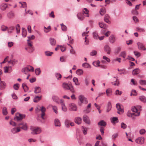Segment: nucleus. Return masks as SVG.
Wrapping results in <instances>:
<instances>
[{"mask_svg": "<svg viewBox=\"0 0 146 146\" xmlns=\"http://www.w3.org/2000/svg\"><path fill=\"white\" fill-rule=\"evenodd\" d=\"M104 20L106 22L110 24L111 23L110 21V17L107 14L105 15L104 18Z\"/></svg>", "mask_w": 146, "mask_h": 146, "instance_id": "26", "label": "nucleus"}, {"mask_svg": "<svg viewBox=\"0 0 146 146\" xmlns=\"http://www.w3.org/2000/svg\"><path fill=\"white\" fill-rule=\"evenodd\" d=\"M11 69V70L10 71V72L12 71V69L11 68V66H9V67H4V72L5 73H7L9 71V69Z\"/></svg>", "mask_w": 146, "mask_h": 146, "instance_id": "35", "label": "nucleus"}, {"mask_svg": "<svg viewBox=\"0 0 146 146\" xmlns=\"http://www.w3.org/2000/svg\"><path fill=\"white\" fill-rule=\"evenodd\" d=\"M117 80V79L115 80V78H114V81L111 82L112 84L115 86H118L119 82Z\"/></svg>", "mask_w": 146, "mask_h": 146, "instance_id": "39", "label": "nucleus"}, {"mask_svg": "<svg viewBox=\"0 0 146 146\" xmlns=\"http://www.w3.org/2000/svg\"><path fill=\"white\" fill-rule=\"evenodd\" d=\"M6 86V84L3 81H1L0 83V88L1 90L5 89Z\"/></svg>", "mask_w": 146, "mask_h": 146, "instance_id": "19", "label": "nucleus"}, {"mask_svg": "<svg viewBox=\"0 0 146 146\" xmlns=\"http://www.w3.org/2000/svg\"><path fill=\"white\" fill-rule=\"evenodd\" d=\"M27 35V32L26 30L24 28L22 29V35L23 37H25Z\"/></svg>", "mask_w": 146, "mask_h": 146, "instance_id": "46", "label": "nucleus"}, {"mask_svg": "<svg viewBox=\"0 0 146 146\" xmlns=\"http://www.w3.org/2000/svg\"><path fill=\"white\" fill-rule=\"evenodd\" d=\"M124 111L123 106L119 104V114L123 113Z\"/></svg>", "mask_w": 146, "mask_h": 146, "instance_id": "38", "label": "nucleus"}, {"mask_svg": "<svg viewBox=\"0 0 146 146\" xmlns=\"http://www.w3.org/2000/svg\"><path fill=\"white\" fill-rule=\"evenodd\" d=\"M82 130L84 135H86L87 134V131L88 130L87 128L84 126H82Z\"/></svg>", "mask_w": 146, "mask_h": 146, "instance_id": "41", "label": "nucleus"}, {"mask_svg": "<svg viewBox=\"0 0 146 146\" xmlns=\"http://www.w3.org/2000/svg\"><path fill=\"white\" fill-rule=\"evenodd\" d=\"M51 29L50 26H48L46 28L45 27H44V31L46 33H48L49 32Z\"/></svg>", "mask_w": 146, "mask_h": 146, "instance_id": "47", "label": "nucleus"}, {"mask_svg": "<svg viewBox=\"0 0 146 146\" xmlns=\"http://www.w3.org/2000/svg\"><path fill=\"white\" fill-rule=\"evenodd\" d=\"M29 72H33L34 71L33 67L30 66H27Z\"/></svg>", "mask_w": 146, "mask_h": 146, "instance_id": "54", "label": "nucleus"}, {"mask_svg": "<svg viewBox=\"0 0 146 146\" xmlns=\"http://www.w3.org/2000/svg\"><path fill=\"white\" fill-rule=\"evenodd\" d=\"M138 46V48L140 50L143 49L144 50H146V48L143 49L144 46L143 43L140 42H138L137 43Z\"/></svg>", "mask_w": 146, "mask_h": 146, "instance_id": "22", "label": "nucleus"}, {"mask_svg": "<svg viewBox=\"0 0 146 146\" xmlns=\"http://www.w3.org/2000/svg\"><path fill=\"white\" fill-rule=\"evenodd\" d=\"M112 90L111 88H109L106 90V91L107 96H110L112 94Z\"/></svg>", "mask_w": 146, "mask_h": 146, "instance_id": "27", "label": "nucleus"}, {"mask_svg": "<svg viewBox=\"0 0 146 146\" xmlns=\"http://www.w3.org/2000/svg\"><path fill=\"white\" fill-rule=\"evenodd\" d=\"M99 25L100 27L101 28H103L105 29H106L107 28V26L106 24H104L103 22H99Z\"/></svg>", "mask_w": 146, "mask_h": 146, "instance_id": "25", "label": "nucleus"}, {"mask_svg": "<svg viewBox=\"0 0 146 146\" xmlns=\"http://www.w3.org/2000/svg\"><path fill=\"white\" fill-rule=\"evenodd\" d=\"M83 14L84 15L85 14L86 15V16L87 17H89V11L88 10V9L86 8H84L83 10Z\"/></svg>", "mask_w": 146, "mask_h": 146, "instance_id": "31", "label": "nucleus"}, {"mask_svg": "<svg viewBox=\"0 0 146 146\" xmlns=\"http://www.w3.org/2000/svg\"><path fill=\"white\" fill-rule=\"evenodd\" d=\"M19 3L21 4V7H23L24 8H25L27 7V5L26 3L25 2H19Z\"/></svg>", "mask_w": 146, "mask_h": 146, "instance_id": "50", "label": "nucleus"}, {"mask_svg": "<svg viewBox=\"0 0 146 146\" xmlns=\"http://www.w3.org/2000/svg\"><path fill=\"white\" fill-rule=\"evenodd\" d=\"M7 16L9 19L12 18L14 17V13L12 12H10L7 14Z\"/></svg>", "mask_w": 146, "mask_h": 146, "instance_id": "42", "label": "nucleus"}, {"mask_svg": "<svg viewBox=\"0 0 146 146\" xmlns=\"http://www.w3.org/2000/svg\"><path fill=\"white\" fill-rule=\"evenodd\" d=\"M88 28H87L86 29V31H87V30H88ZM88 32H89V31L84 32V33H83L82 34V35L83 36H86L85 38V44H88V39L87 38V36H88V35H87V34L88 33Z\"/></svg>", "mask_w": 146, "mask_h": 146, "instance_id": "15", "label": "nucleus"}, {"mask_svg": "<svg viewBox=\"0 0 146 146\" xmlns=\"http://www.w3.org/2000/svg\"><path fill=\"white\" fill-rule=\"evenodd\" d=\"M19 87V85L18 84H16L13 86V88L15 90H18Z\"/></svg>", "mask_w": 146, "mask_h": 146, "instance_id": "63", "label": "nucleus"}, {"mask_svg": "<svg viewBox=\"0 0 146 146\" xmlns=\"http://www.w3.org/2000/svg\"><path fill=\"white\" fill-rule=\"evenodd\" d=\"M79 99L81 103L86 104L88 103L86 98L83 95H81L79 97Z\"/></svg>", "mask_w": 146, "mask_h": 146, "instance_id": "8", "label": "nucleus"}, {"mask_svg": "<svg viewBox=\"0 0 146 146\" xmlns=\"http://www.w3.org/2000/svg\"><path fill=\"white\" fill-rule=\"evenodd\" d=\"M50 42L52 46H54L56 44V41L53 38H51L50 39Z\"/></svg>", "mask_w": 146, "mask_h": 146, "instance_id": "32", "label": "nucleus"}, {"mask_svg": "<svg viewBox=\"0 0 146 146\" xmlns=\"http://www.w3.org/2000/svg\"><path fill=\"white\" fill-rule=\"evenodd\" d=\"M104 50L107 54H110L111 52V49L108 45H106L104 47Z\"/></svg>", "mask_w": 146, "mask_h": 146, "instance_id": "7", "label": "nucleus"}, {"mask_svg": "<svg viewBox=\"0 0 146 146\" xmlns=\"http://www.w3.org/2000/svg\"><path fill=\"white\" fill-rule=\"evenodd\" d=\"M139 84L141 85H146V80H139Z\"/></svg>", "mask_w": 146, "mask_h": 146, "instance_id": "52", "label": "nucleus"}, {"mask_svg": "<svg viewBox=\"0 0 146 146\" xmlns=\"http://www.w3.org/2000/svg\"><path fill=\"white\" fill-rule=\"evenodd\" d=\"M83 121L86 123L90 124V121L89 117L86 115H84L83 117Z\"/></svg>", "mask_w": 146, "mask_h": 146, "instance_id": "14", "label": "nucleus"}, {"mask_svg": "<svg viewBox=\"0 0 146 146\" xmlns=\"http://www.w3.org/2000/svg\"><path fill=\"white\" fill-rule=\"evenodd\" d=\"M46 111V108L44 106H42L41 107L38 105L36 106L35 108V111L37 113H38L40 111L41 112V117L42 119H44L45 118L44 116L45 115V112Z\"/></svg>", "mask_w": 146, "mask_h": 146, "instance_id": "1", "label": "nucleus"}, {"mask_svg": "<svg viewBox=\"0 0 146 146\" xmlns=\"http://www.w3.org/2000/svg\"><path fill=\"white\" fill-rule=\"evenodd\" d=\"M99 125L105 127L106 125V123L104 120H102L99 122L98 123Z\"/></svg>", "mask_w": 146, "mask_h": 146, "instance_id": "33", "label": "nucleus"}, {"mask_svg": "<svg viewBox=\"0 0 146 146\" xmlns=\"http://www.w3.org/2000/svg\"><path fill=\"white\" fill-rule=\"evenodd\" d=\"M144 139L143 137H139L135 140V142L139 144H142L144 143Z\"/></svg>", "mask_w": 146, "mask_h": 146, "instance_id": "9", "label": "nucleus"}, {"mask_svg": "<svg viewBox=\"0 0 146 146\" xmlns=\"http://www.w3.org/2000/svg\"><path fill=\"white\" fill-rule=\"evenodd\" d=\"M41 96H37L33 100V101L35 102H37L41 99Z\"/></svg>", "mask_w": 146, "mask_h": 146, "instance_id": "45", "label": "nucleus"}, {"mask_svg": "<svg viewBox=\"0 0 146 146\" xmlns=\"http://www.w3.org/2000/svg\"><path fill=\"white\" fill-rule=\"evenodd\" d=\"M8 8V5L5 3H2L0 5V9L2 11H4Z\"/></svg>", "mask_w": 146, "mask_h": 146, "instance_id": "11", "label": "nucleus"}, {"mask_svg": "<svg viewBox=\"0 0 146 146\" xmlns=\"http://www.w3.org/2000/svg\"><path fill=\"white\" fill-rule=\"evenodd\" d=\"M140 72V70L139 68H136L134 69L132 72V74L133 75L139 74Z\"/></svg>", "mask_w": 146, "mask_h": 146, "instance_id": "29", "label": "nucleus"}, {"mask_svg": "<svg viewBox=\"0 0 146 146\" xmlns=\"http://www.w3.org/2000/svg\"><path fill=\"white\" fill-rule=\"evenodd\" d=\"M16 29L17 30V33H19L20 32V28L19 25H17L16 26Z\"/></svg>", "mask_w": 146, "mask_h": 146, "instance_id": "62", "label": "nucleus"}, {"mask_svg": "<svg viewBox=\"0 0 146 146\" xmlns=\"http://www.w3.org/2000/svg\"><path fill=\"white\" fill-rule=\"evenodd\" d=\"M21 131L20 128L17 127V128H13L11 130V131L13 133H18Z\"/></svg>", "mask_w": 146, "mask_h": 146, "instance_id": "21", "label": "nucleus"}, {"mask_svg": "<svg viewBox=\"0 0 146 146\" xmlns=\"http://www.w3.org/2000/svg\"><path fill=\"white\" fill-rule=\"evenodd\" d=\"M20 129H22L24 130H27L28 129V126L26 123L24 122L21 123L18 125Z\"/></svg>", "mask_w": 146, "mask_h": 146, "instance_id": "3", "label": "nucleus"}, {"mask_svg": "<svg viewBox=\"0 0 146 146\" xmlns=\"http://www.w3.org/2000/svg\"><path fill=\"white\" fill-rule=\"evenodd\" d=\"M82 66L85 68H90V65L87 63H84L82 64Z\"/></svg>", "mask_w": 146, "mask_h": 146, "instance_id": "51", "label": "nucleus"}, {"mask_svg": "<svg viewBox=\"0 0 146 146\" xmlns=\"http://www.w3.org/2000/svg\"><path fill=\"white\" fill-rule=\"evenodd\" d=\"M41 92V89L40 87H36L35 88V92L36 93H38Z\"/></svg>", "mask_w": 146, "mask_h": 146, "instance_id": "44", "label": "nucleus"}, {"mask_svg": "<svg viewBox=\"0 0 146 146\" xmlns=\"http://www.w3.org/2000/svg\"><path fill=\"white\" fill-rule=\"evenodd\" d=\"M52 106L53 109V110L54 111V112L56 113H58V109L57 107L56 106H53L52 105Z\"/></svg>", "mask_w": 146, "mask_h": 146, "instance_id": "59", "label": "nucleus"}, {"mask_svg": "<svg viewBox=\"0 0 146 146\" xmlns=\"http://www.w3.org/2000/svg\"><path fill=\"white\" fill-rule=\"evenodd\" d=\"M106 13V10L105 8H102L101 9L100 13L102 15H104Z\"/></svg>", "mask_w": 146, "mask_h": 146, "instance_id": "37", "label": "nucleus"}, {"mask_svg": "<svg viewBox=\"0 0 146 146\" xmlns=\"http://www.w3.org/2000/svg\"><path fill=\"white\" fill-rule=\"evenodd\" d=\"M1 29L2 31H5L8 28L6 26L3 25L1 26Z\"/></svg>", "mask_w": 146, "mask_h": 146, "instance_id": "60", "label": "nucleus"}, {"mask_svg": "<svg viewBox=\"0 0 146 146\" xmlns=\"http://www.w3.org/2000/svg\"><path fill=\"white\" fill-rule=\"evenodd\" d=\"M76 73L78 75H81L83 74V71L82 69H78L76 71Z\"/></svg>", "mask_w": 146, "mask_h": 146, "instance_id": "53", "label": "nucleus"}, {"mask_svg": "<svg viewBox=\"0 0 146 146\" xmlns=\"http://www.w3.org/2000/svg\"><path fill=\"white\" fill-rule=\"evenodd\" d=\"M54 124L56 126L59 127L61 126V123L58 119H56L54 121Z\"/></svg>", "mask_w": 146, "mask_h": 146, "instance_id": "24", "label": "nucleus"}, {"mask_svg": "<svg viewBox=\"0 0 146 146\" xmlns=\"http://www.w3.org/2000/svg\"><path fill=\"white\" fill-rule=\"evenodd\" d=\"M60 103L61 105L62 111H66L67 110V109L66 106L64 101L62 100H60Z\"/></svg>", "mask_w": 146, "mask_h": 146, "instance_id": "6", "label": "nucleus"}, {"mask_svg": "<svg viewBox=\"0 0 146 146\" xmlns=\"http://www.w3.org/2000/svg\"><path fill=\"white\" fill-rule=\"evenodd\" d=\"M23 118V116L19 113H17L14 119L15 120L19 121L22 120Z\"/></svg>", "mask_w": 146, "mask_h": 146, "instance_id": "12", "label": "nucleus"}, {"mask_svg": "<svg viewBox=\"0 0 146 146\" xmlns=\"http://www.w3.org/2000/svg\"><path fill=\"white\" fill-rule=\"evenodd\" d=\"M82 119L80 117H76L74 119V122L78 125L80 124L82 122Z\"/></svg>", "mask_w": 146, "mask_h": 146, "instance_id": "17", "label": "nucleus"}, {"mask_svg": "<svg viewBox=\"0 0 146 146\" xmlns=\"http://www.w3.org/2000/svg\"><path fill=\"white\" fill-rule=\"evenodd\" d=\"M111 123L114 124L118 122V118L116 117H113L110 119Z\"/></svg>", "mask_w": 146, "mask_h": 146, "instance_id": "20", "label": "nucleus"}, {"mask_svg": "<svg viewBox=\"0 0 146 146\" xmlns=\"http://www.w3.org/2000/svg\"><path fill=\"white\" fill-rule=\"evenodd\" d=\"M17 62V60H16L14 59L10 60L8 62L9 64H11L13 65L14 64L16 63Z\"/></svg>", "mask_w": 146, "mask_h": 146, "instance_id": "40", "label": "nucleus"}, {"mask_svg": "<svg viewBox=\"0 0 146 146\" xmlns=\"http://www.w3.org/2000/svg\"><path fill=\"white\" fill-rule=\"evenodd\" d=\"M71 84V83L67 84L64 82L63 83L62 86L64 89L68 90Z\"/></svg>", "mask_w": 146, "mask_h": 146, "instance_id": "16", "label": "nucleus"}, {"mask_svg": "<svg viewBox=\"0 0 146 146\" xmlns=\"http://www.w3.org/2000/svg\"><path fill=\"white\" fill-rule=\"evenodd\" d=\"M45 54L46 56H50L53 54L52 52H50L49 51H46L45 52Z\"/></svg>", "mask_w": 146, "mask_h": 146, "instance_id": "57", "label": "nucleus"}, {"mask_svg": "<svg viewBox=\"0 0 146 146\" xmlns=\"http://www.w3.org/2000/svg\"><path fill=\"white\" fill-rule=\"evenodd\" d=\"M137 93L135 90H132L130 96H136L137 95Z\"/></svg>", "mask_w": 146, "mask_h": 146, "instance_id": "58", "label": "nucleus"}, {"mask_svg": "<svg viewBox=\"0 0 146 146\" xmlns=\"http://www.w3.org/2000/svg\"><path fill=\"white\" fill-rule=\"evenodd\" d=\"M31 129L32 131L31 133L33 134H37L40 133L41 132V129L39 127H32Z\"/></svg>", "mask_w": 146, "mask_h": 146, "instance_id": "2", "label": "nucleus"}, {"mask_svg": "<svg viewBox=\"0 0 146 146\" xmlns=\"http://www.w3.org/2000/svg\"><path fill=\"white\" fill-rule=\"evenodd\" d=\"M22 72L24 73L25 74H27L29 71L27 67L23 68L22 70Z\"/></svg>", "mask_w": 146, "mask_h": 146, "instance_id": "48", "label": "nucleus"}, {"mask_svg": "<svg viewBox=\"0 0 146 146\" xmlns=\"http://www.w3.org/2000/svg\"><path fill=\"white\" fill-rule=\"evenodd\" d=\"M136 31L139 32H144L145 31V30L142 28H141L139 27H137L135 29Z\"/></svg>", "mask_w": 146, "mask_h": 146, "instance_id": "43", "label": "nucleus"}, {"mask_svg": "<svg viewBox=\"0 0 146 146\" xmlns=\"http://www.w3.org/2000/svg\"><path fill=\"white\" fill-rule=\"evenodd\" d=\"M139 100L144 103L146 102V97L143 96H140L139 98Z\"/></svg>", "mask_w": 146, "mask_h": 146, "instance_id": "34", "label": "nucleus"}, {"mask_svg": "<svg viewBox=\"0 0 146 146\" xmlns=\"http://www.w3.org/2000/svg\"><path fill=\"white\" fill-rule=\"evenodd\" d=\"M111 104L110 102H108L107 107L106 111L107 112H108L110 111L111 109Z\"/></svg>", "mask_w": 146, "mask_h": 146, "instance_id": "28", "label": "nucleus"}, {"mask_svg": "<svg viewBox=\"0 0 146 146\" xmlns=\"http://www.w3.org/2000/svg\"><path fill=\"white\" fill-rule=\"evenodd\" d=\"M35 72L37 75H39L41 73V70L40 68H38L35 70Z\"/></svg>", "mask_w": 146, "mask_h": 146, "instance_id": "55", "label": "nucleus"}, {"mask_svg": "<svg viewBox=\"0 0 146 146\" xmlns=\"http://www.w3.org/2000/svg\"><path fill=\"white\" fill-rule=\"evenodd\" d=\"M69 109L71 111H76L77 110V107L74 104H70L69 106Z\"/></svg>", "mask_w": 146, "mask_h": 146, "instance_id": "5", "label": "nucleus"}, {"mask_svg": "<svg viewBox=\"0 0 146 146\" xmlns=\"http://www.w3.org/2000/svg\"><path fill=\"white\" fill-rule=\"evenodd\" d=\"M3 113L4 115H6L7 114V108L4 107L3 109Z\"/></svg>", "mask_w": 146, "mask_h": 146, "instance_id": "64", "label": "nucleus"}, {"mask_svg": "<svg viewBox=\"0 0 146 146\" xmlns=\"http://www.w3.org/2000/svg\"><path fill=\"white\" fill-rule=\"evenodd\" d=\"M77 17L79 19L82 20L84 18V15L83 13H79L77 14Z\"/></svg>", "mask_w": 146, "mask_h": 146, "instance_id": "23", "label": "nucleus"}, {"mask_svg": "<svg viewBox=\"0 0 146 146\" xmlns=\"http://www.w3.org/2000/svg\"><path fill=\"white\" fill-rule=\"evenodd\" d=\"M52 98L54 101L57 102H58L59 98L57 96H52Z\"/></svg>", "mask_w": 146, "mask_h": 146, "instance_id": "61", "label": "nucleus"}, {"mask_svg": "<svg viewBox=\"0 0 146 146\" xmlns=\"http://www.w3.org/2000/svg\"><path fill=\"white\" fill-rule=\"evenodd\" d=\"M100 62L99 61H95L93 62V64L94 66L98 67V66H100L102 68H106V66H102L101 65H100Z\"/></svg>", "mask_w": 146, "mask_h": 146, "instance_id": "13", "label": "nucleus"}, {"mask_svg": "<svg viewBox=\"0 0 146 146\" xmlns=\"http://www.w3.org/2000/svg\"><path fill=\"white\" fill-rule=\"evenodd\" d=\"M109 40L111 43H113L115 40V36L113 35L110 36L109 38Z\"/></svg>", "mask_w": 146, "mask_h": 146, "instance_id": "30", "label": "nucleus"}, {"mask_svg": "<svg viewBox=\"0 0 146 146\" xmlns=\"http://www.w3.org/2000/svg\"><path fill=\"white\" fill-rule=\"evenodd\" d=\"M140 112H139L137 113H131L129 112H128L127 113V115L128 117H132L133 118H134V116H138L140 115Z\"/></svg>", "mask_w": 146, "mask_h": 146, "instance_id": "10", "label": "nucleus"}, {"mask_svg": "<svg viewBox=\"0 0 146 146\" xmlns=\"http://www.w3.org/2000/svg\"><path fill=\"white\" fill-rule=\"evenodd\" d=\"M91 104H88L87 106L85 108V109L84 110V111L86 113H88L91 111Z\"/></svg>", "mask_w": 146, "mask_h": 146, "instance_id": "18", "label": "nucleus"}, {"mask_svg": "<svg viewBox=\"0 0 146 146\" xmlns=\"http://www.w3.org/2000/svg\"><path fill=\"white\" fill-rule=\"evenodd\" d=\"M27 42L29 48H26L25 49L28 51L29 52H32L33 51V49L32 47L33 45L32 44V42L31 41Z\"/></svg>", "mask_w": 146, "mask_h": 146, "instance_id": "4", "label": "nucleus"}, {"mask_svg": "<svg viewBox=\"0 0 146 146\" xmlns=\"http://www.w3.org/2000/svg\"><path fill=\"white\" fill-rule=\"evenodd\" d=\"M22 87L23 88L25 92H27L28 90V88L26 86V84L25 83H23L22 85Z\"/></svg>", "mask_w": 146, "mask_h": 146, "instance_id": "49", "label": "nucleus"}, {"mask_svg": "<svg viewBox=\"0 0 146 146\" xmlns=\"http://www.w3.org/2000/svg\"><path fill=\"white\" fill-rule=\"evenodd\" d=\"M120 56H121L122 57L124 58H125L126 56V54L125 51H123L120 54Z\"/></svg>", "mask_w": 146, "mask_h": 146, "instance_id": "56", "label": "nucleus"}, {"mask_svg": "<svg viewBox=\"0 0 146 146\" xmlns=\"http://www.w3.org/2000/svg\"><path fill=\"white\" fill-rule=\"evenodd\" d=\"M73 81L75 83L76 85L79 86L80 84V83L78 82V79L76 77H74L73 78Z\"/></svg>", "mask_w": 146, "mask_h": 146, "instance_id": "36", "label": "nucleus"}]
</instances>
